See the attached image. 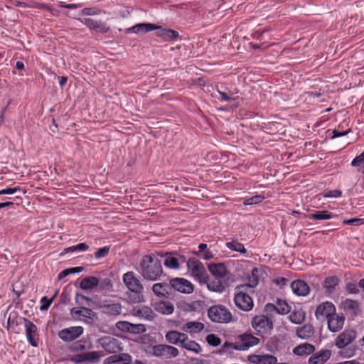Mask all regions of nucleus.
I'll return each instance as SVG.
<instances>
[{
	"label": "nucleus",
	"instance_id": "69168bd1",
	"mask_svg": "<svg viewBox=\"0 0 364 364\" xmlns=\"http://www.w3.org/2000/svg\"><path fill=\"white\" fill-rule=\"evenodd\" d=\"M264 311L267 313H269V314L274 313V312L277 313V306H276V304L268 303L264 306Z\"/></svg>",
	"mask_w": 364,
	"mask_h": 364
},
{
	"label": "nucleus",
	"instance_id": "bf43d9fd",
	"mask_svg": "<svg viewBox=\"0 0 364 364\" xmlns=\"http://www.w3.org/2000/svg\"><path fill=\"white\" fill-rule=\"evenodd\" d=\"M346 290L348 294H358L359 289L357 287V284L353 282H348L346 284Z\"/></svg>",
	"mask_w": 364,
	"mask_h": 364
},
{
	"label": "nucleus",
	"instance_id": "e433bc0d",
	"mask_svg": "<svg viewBox=\"0 0 364 364\" xmlns=\"http://www.w3.org/2000/svg\"><path fill=\"white\" fill-rule=\"evenodd\" d=\"M296 331L297 336L302 339H309L315 332L314 326L311 324H306L302 327L297 328Z\"/></svg>",
	"mask_w": 364,
	"mask_h": 364
},
{
	"label": "nucleus",
	"instance_id": "f03ea898",
	"mask_svg": "<svg viewBox=\"0 0 364 364\" xmlns=\"http://www.w3.org/2000/svg\"><path fill=\"white\" fill-rule=\"evenodd\" d=\"M123 282L129 290L127 292V299L129 303L137 304L144 301V287L134 272L129 271L124 274Z\"/></svg>",
	"mask_w": 364,
	"mask_h": 364
},
{
	"label": "nucleus",
	"instance_id": "bb28decb",
	"mask_svg": "<svg viewBox=\"0 0 364 364\" xmlns=\"http://www.w3.org/2000/svg\"><path fill=\"white\" fill-rule=\"evenodd\" d=\"M132 357L129 354L123 353L120 355H114L108 357L105 360V363L107 364H130Z\"/></svg>",
	"mask_w": 364,
	"mask_h": 364
},
{
	"label": "nucleus",
	"instance_id": "3c124183",
	"mask_svg": "<svg viewBox=\"0 0 364 364\" xmlns=\"http://www.w3.org/2000/svg\"><path fill=\"white\" fill-rule=\"evenodd\" d=\"M146 330V326L144 324H133L131 323L129 333L134 334H139L144 333Z\"/></svg>",
	"mask_w": 364,
	"mask_h": 364
},
{
	"label": "nucleus",
	"instance_id": "0e129e2a",
	"mask_svg": "<svg viewBox=\"0 0 364 364\" xmlns=\"http://www.w3.org/2000/svg\"><path fill=\"white\" fill-rule=\"evenodd\" d=\"M261 357L260 355L252 354L248 355L247 360L254 364H260L261 363Z\"/></svg>",
	"mask_w": 364,
	"mask_h": 364
},
{
	"label": "nucleus",
	"instance_id": "f3484780",
	"mask_svg": "<svg viewBox=\"0 0 364 364\" xmlns=\"http://www.w3.org/2000/svg\"><path fill=\"white\" fill-rule=\"evenodd\" d=\"M291 288L292 291L300 296H305L309 294L310 287L308 284L301 279H297L291 282Z\"/></svg>",
	"mask_w": 364,
	"mask_h": 364
},
{
	"label": "nucleus",
	"instance_id": "a878e982",
	"mask_svg": "<svg viewBox=\"0 0 364 364\" xmlns=\"http://www.w3.org/2000/svg\"><path fill=\"white\" fill-rule=\"evenodd\" d=\"M180 347L188 351L193 352L196 354H198L202 351V348L200 344L195 341L189 339L187 334H186L184 340H183Z\"/></svg>",
	"mask_w": 364,
	"mask_h": 364
},
{
	"label": "nucleus",
	"instance_id": "473e14b6",
	"mask_svg": "<svg viewBox=\"0 0 364 364\" xmlns=\"http://www.w3.org/2000/svg\"><path fill=\"white\" fill-rule=\"evenodd\" d=\"M306 317V313L301 308H295L289 314V321L294 324L302 323Z\"/></svg>",
	"mask_w": 364,
	"mask_h": 364
},
{
	"label": "nucleus",
	"instance_id": "6e6552de",
	"mask_svg": "<svg viewBox=\"0 0 364 364\" xmlns=\"http://www.w3.org/2000/svg\"><path fill=\"white\" fill-rule=\"evenodd\" d=\"M336 311L335 305L331 301H324L318 304L315 311L316 319L324 321L333 316Z\"/></svg>",
	"mask_w": 364,
	"mask_h": 364
},
{
	"label": "nucleus",
	"instance_id": "e2e57ef3",
	"mask_svg": "<svg viewBox=\"0 0 364 364\" xmlns=\"http://www.w3.org/2000/svg\"><path fill=\"white\" fill-rule=\"evenodd\" d=\"M350 132H351L350 129H347V130H346L344 132H340L338 129H334L332 132L331 139H334V138H337V137H340V136H343L347 135Z\"/></svg>",
	"mask_w": 364,
	"mask_h": 364
},
{
	"label": "nucleus",
	"instance_id": "a211bd4d",
	"mask_svg": "<svg viewBox=\"0 0 364 364\" xmlns=\"http://www.w3.org/2000/svg\"><path fill=\"white\" fill-rule=\"evenodd\" d=\"M82 22L90 29H93L98 33H106L109 31V28L106 25V23L95 21L90 18H85L82 21Z\"/></svg>",
	"mask_w": 364,
	"mask_h": 364
},
{
	"label": "nucleus",
	"instance_id": "a19ab883",
	"mask_svg": "<svg viewBox=\"0 0 364 364\" xmlns=\"http://www.w3.org/2000/svg\"><path fill=\"white\" fill-rule=\"evenodd\" d=\"M225 246L228 249H230L232 251L240 252L241 254H245L247 252V250H246L244 245L242 244L241 242H238L237 240H232L231 242H226Z\"/></svg>",
	"mask_w": 364,
	"mask_h": 364
},
{
	"label": "nucleus",
	"instance_id": "2eb2a0df",
	"mask_svg": "<svg viewBox=\"0 0 364 364\" xmlns=\"http://www.w3.org/2000/svg\"><path fill=\"white\" fill-rule=\"evenodd\" d=\"M99 359L100 355L96 351L75 354L71 358V360L76 363H94L98 361Z\"/></svg>",
	"mask_w": 364,
	"mask_h": 364
},
{
	"label": "nucleus",
	"instance_id": "ddd939ff",
	"mask_svg": "<svg viewBox=\"0 0 364 364\" xmlns=\"http://www.w3.org/2000/svg\"><path fill=\"white\" fill-rule=\"evenodd\" d=\"M356 338V332L352 329H346L340 333L336 339L335 345L337 348H344Z\"/></svg>",
	"mask_w": 364,
	"mask_h": 364
},
{
	"label": "nucleus",
	"instance_id": "9d476101",
	"mask_svg": "<svg viewBox=\"0 0 364 364\" xmlns=\"http://www.w3.org/2000/svg\"><path fill=\"white\" fill-rule=\"evenodd\" d=\"M99 343L108 353H117L122 350V343L116 338L105 336L99 339Z\"/></svg>",
	"mask_w": 364,
	"mask_h": 364
},
{
	"label": "nucleus",
	"instance_id": "ea45409f",
	"mask_svg": "<svg viewBox=\"0 0 364 364\" xmlns=\"http://www.w3.org/2000/svg\"><path fill=\"white\" fill-rule=\"evenodd\" d=\"M241 350L240 345L238 343L225 342L221 348L219 350V353L222 355H231L234 353V350Z\"/></svg>",
	"mask_w": 364,
	"mask_h": 364
},
{
	"label": "nucleus",
	"instance_id": "6ab92c4d",
	"mask_svg": "<svg viewBox=\"0 0 364 364\" xmlns=\"http://www.w3.org/2000/svg\"><path fill=\"white\" fill-rule=\"evenodd\" d=\"M240 338V343L238 344L241 350H247L249 348L257 346L259 343V339L251 333H244Z\"/></svg>",
	"mask_w": 364,
	"mask_h": 364
},
{
	"label": "nucleus",
	"instance_id": "680f3d73",
	"mask_svg": "<svg viewBox=\"0 0 364 364\" xmlns=\"http://www.w3.org/2000/svg\"><path fill=\"white\" fill-rule=\"evenodd\" d=\"M351 166L355 167L358 172L364 173V161H351Z\"/></svg>",
	"mask_w": 364,
	"mask_h": 364
},
{
	"label": "nucleus",
	"instance_id": "5701e85b",
	"mask_svg": "<svg viewBox=\"0 0 364 364\" xmlns=\"http://www.w3.org/2000/svg\"><path fill=\"white\" fill-rule=\"evenodd\" d=\"M185 336L186 333H184L179 332L176 330H171L166 332L165 338L168 343L181 346Z\"/></svg>",
	"mask_w": 364,
	"mask_h": 364
},
{
	"label": "nucleus",
	"instance_id": "0eeeda50",
	"mask_svg": "<svg viewBox=\"0 0 364 364\" xmlns=\"http://www.w3.org/2000/svg\"><path fill=\"white\" fill-rule=\"evenodd\" d=\"M159 255L165 257L164 266L169 269H178L181 264L186 262V257L178 254L176 252H162Z\"/></svg>",
	"mask_w": 364,
	"mask_h": 364
},
{
	"label": "nucleus",
	"instance_id": "49530a36",
	"mask_svg": "<svg viewBox=\"0 0 364 364\" xmlns=\"http://www.w3.org/2000/svg\"><path fill=\"white\" fill-rule=\"evenodd\" d=\"M99 289L105 291H111L113 288L112 282L109 278H105L101 281L99 280Z\"/></svg>",
	"mask_w": 364,
	"mask_h": 364
},
{
	"label": "nucleus",
	"instance_id": "1a4fd4ad",
	"mask_svg": "<svg viewBox=\"0 0 364 364\" xmlns=\"http://www.w3.org/2000/svg\"><path fill=\"white\" fill-rule=\"evenodd\" d=\"M19 319L23 321L26 338L28 343L32 346L37 347L39 340L37 326L26 318L21 317Z\"/></svg>",
	"mask_w": 364,
	"mask_h": 364
},
{
	"label": "nucleus",
	"instance_id": "2f4dec72",
	"mask_svg": "<svg viewBox=\"0 0 364 364\" xmlns=\"http://www.w3.org/2000/svg\"><path fill=\"white\" fill-rule=\"evenodd\" d=\"M315 346L311 343H305L296 346L293 349V353L299 355H307L314 353Z\"/></svg>",
	"mask_w": 364,
	"mask_h": 364
},
{
	"label": "nucleus",
	"instance_id": "37998d69",
	"mask_svg": "<svg viewBox=\"0 0 364 364\" xmlns=\"http://www.w3.org/2000/svg\"><path fill=\"white\" fill-rule=\"evenodd\" d=\"M276 306L278 314L285 315L291 311V306L284 300L277 299Z\"/></svg>",
	"mask_w": 364,
	"mask_h": 364
},
{
	"label": "nucleus",
	"instance_id": "393cba45",
	"mask_svg": "<svg viewBox=\"0 0 364 364\" xmlns=\"http://www.w3.org/2000/svg\"><path fill=\"white\" fill-rule=\"evenodd\" d=\"M103 312L110 316H118L122 312V305L120 303H107L104 301L101 305Z\"/></svg>",
	"mask_w": 364,
	"mask_h": 364
},
{
	"label": "nucleus",
	"instance_id": "f257e3e1",
	"mask_svg": "<svg viewBox=\"0 0 364 364\" xmlns=\"http://www.w3.org/2000/svg\"><path fill=\"white\" fill-rule=\"evenodd\" d=\"M139 272L144 279L149 281H159L164 274L161 261L154 254L145 255L139 262Z\"/></svg>",
	"mask_w": 364,
	"mask_h": 364
},
{
	"label": "nucleus",
	"instance_id": "5fc2aeb1",
	"mask_svg": "<svg viewBox=\"0 0 364 364\" xmlns=\"http://www.w3.org/2000/svg\"><path fill=\"white\" fill-rule=\"evenodd\" d=\"M206 341L209 345L214 347L218 346L221 343L220 338L215 334H208L206 336Z\"/></svg>",
	"mask_w": 364,
	"mask_h": 364
},
{
	"label": "nucleus",
	"instance_id": "338daca9",
	"mask_svg": "<svg viewBox=\"0 0 364 364\" xmlns=\"http://www.w3.org/2000/svg\"><path fill=\"white\" fill-rule=\"evenodd\" d=\"M198 255L205 260H209L213 257V253L209 250L203 253L198 254Z\"/></svg>",
	"mask_w": 364,
	"mask_h": 364
},
{
	"label": "nucleus",
	"instance_id": "4468645a",
	"mask_svg": "<svg viewBox=\"0 0 364 364\" xmlns=\"http://www.w3.org/2000/svg\"><path fill=\"white\" fill-rule=\"evenodd\" d=\"M345 316L343 314H336V311L333 316L327 320L328 328L331 332H338L343 328Z\"/></svg>",
	"mask_w": 364,
	"mask_h": 364
},
{
	"label": "nucleus",
	"instance_id": "aec40b11",
	"mask_svg": "<svg viewBox=\"0 0 364 364\" xmlns=\"http://www.w3.org/2000/svg\"><path fill=\"white\" fill-rule=\"evenodd\" d=\"M133 311L136 316L147 321H152L155 316L154 311L151 307L148 306H136L134 308Z\"/></svg>",
	"mask_w": 364,
	"mask_h": 364
},
{
	"label": "nucleus",
	"instance_id": "603ef678",
	"mask_svg": "<svg viewBox=\"0 0 364 364\" xmlns=\"http://www.w3.org/2000/svg\"><path fill=\"white\" fill-rule=\"evenodd\" d=\"M342 191L338 189L335 190H326L322 193H320L319 196H322L323 198H338L341 196Z\"/></svg>",
	"mask_w": 364,
	"mask_h": 364
},
{
	"label": "nucleus",
	"instance_id": "20e7f679",
	"mask_svg": "<svg viewBox=\"0 0 364 364\" xmlns=\"http://www.w3.org/2000/svg\"><path fill=\"white\" fill-rule=\"evenodd\" d=\"M245 286L238 285L235 289L234 303L242 311H250L253 309L252 297L246 292Z\"/></svg>",
	"mask_w": 364,
	"mask_h": 364
},
{
	"label": "nucleus",
	"instance_id": "39448f33",
	"mask_svg": "<svg viewBox=\"0 0 364 364\" xmlns=\"http://www.w3.org/2000/svg\"><path fill=\"white\" fill-rule=\"evenodd\" d=\"M251 324L256 334L261 336L269 333L274 326L272 319L265 315L255 316L252 318Z\"/></svg>",
	"mask_w": 364,
	"mask_h": 364
},
{
	"label": "nucleus",
	"instance_id": "a18cd8bd",
	"mask_svg": "<svg viewBox=\"0 0 364 364\" xmlns=\"http://www.w3.org/2000/svg\"><path fill=\"white\" fill-rule=\"evenodd\" d=\"M89 246L86 243H80L76 245L70 246L65 248L60 255H65L74 252H85L87 250Z\"/></svg>",
	"mask_w": 364,
	"mask_h": 364
},
{
	"label": "nucleus",
	"instance_id": "f704fd0d",
	"mask_svg": "<svg viewBox=\"0 0 364 364\" xmlns=\"http://www.w3.org/2000/svg\"><path fill=\"white\" fill-rule=\"evenodd\" d=\"M204 324L199 321H189L184 324L181 329L185 332L191 333H198L204 328Z\"/></svg>",
	"mask_w": 364,
	"mask_h": 364
},
{
	"label": "nucleus",
	"instance_id": "864d4df0",
	"mask_svg": "<svg viewBox=\"0 0 364 364\" xmlns=\"http://www.w3.org/2000/svg\"><path fill=\"white\" fill-rule=\"evenodd\" d=\"M264 199V197L260 195H256L255 196L247 198L244 201V204L245 205L258 204L261 203Z\"/></svg>",
	"mask_w": 364,
	"mask_h": 364
},
{
	"label": "nucleus",
	"instance_id": "052dcab7",
	"mask_svg": "<svg viewBox=\"0 0 364 364\" xmlns=\"http://www.w3.org/2000/svg\"><path fill=\"white\" fill-rule=\"evenodd\" d=\"M200 262L194 257H191L185 263L187 264L188 269L192 271Z\"/></svg>",
	"mask_w": 364,
	"mask_h": 364
},
{
	"label": "nucleus",
	"instance_id": "de8ad7c7",
	"mask_svg": "<svg viewBox=\"0 0 364 364\" xmlns=\"http://www.w3.org/2000/svg\"><path fill=\"white\" fill-rule=\"evenodd\" d=\"M58 291H56L55 292L54 295L50 299H48L46 296H43V298H41V305L40 306V310L41 311L48 310V308L50 307V306L51 305L53 301L55 299V298L58 295Z\"/></svg>",
	"mask_w": 364,
	"mask_h": 364
},
{
	"label": "nucleus",
	"instance_id": "13d9d810",
	"mask_svg": "<svg viewBox=\"0 0 364 364\" xmlns=\"http://www.w3.org/2000/svg\"><path fill=\"white\" fill-rule=\"evenodd\" d=\"M343 223V224L346 225L359 226L364 223V218H354L351 219L344 220Z\"/></svg>",
	"mask_w": 364,
	"mask_h": 364
},
{
	"label": "nucleus",
	"instance_id": "9b49d317",
	"mask_svg": "<svg viewBox=\"0 0 364 364\" xmlns=\"http://www.w3.org/2000/svg\"><path fill=\"white\" fill-rule=\"evenodd\" d=\"M84 332L82 326H71L58 331V336L65 342L73 341L79 338Z\"/></svg>",
	"mask_w": 364,
	"mask_h": 364
},
{
	"label": "nucleus",
	"instance_id": "cd10ccee",
	"mask_svg": "<svg viewBox=\"0 0 364 364\" xmlns=\"http://www.w3.org/2000/svg\"><path fill=\"white\" fill-rule=\"evenodd\" d=\"M222 278L213 277L206 282L208 289L214 292L222 293L225 289V285L221 281Z\"/></svg>",
	"mask_w": 364,
	"mask_h": 364
},
{
	"label": "nucleus",
	"instance_id": "c756f323",
	"mask_svg": "<svg viewBox=\"0 0 364 364\" xmlns=\"http://www.w3.org/2000/svg\"><path fill=\"white\" fill-rule=\"evenodd\" d=\"M80 307V309L77 308H72L70 309V312L72 316L77 318H80V317L92 318V317L95 315V312L92 309L86 308L85 306Z\"/></svg>",
	"mask_w": 364,
	"mask_h": 364
},
{
	"label": "nucleus",
	"instance_id": "774afa93",
	"mask_svg": "<svg viewBox=\"0 0 364 364\" xmlns=\"http://www.w3.org/2000/svg\"><path fill=\"white\" fill-rule=\"evenodd\" d=\"M219 95H220V100L225 101V102H230L232 100H234V98L230 97L228 96L225 92L218 91Z\"/></svg>",
	"mask_w": 364,
	"mask_h": 364
},
{
	"label": "nucleus",
	"instance_id": "c85d7f7f",
	"mask_svg": "<svg viewBox=\"0 0 364 364\" xmlns=\"http://www.w3.org/2000/svg\"><path fill=\"white\" fill-rule=\"evenodd\" d=\"M340 279L337 276H331L325 279L323 287L326 294H331L335 291L336 287L338 285Z\"/></svg>",
	"mask_w": 364,
	"mask_h": 364
},
{
	"label": "nucleus",
	"instance_id": "4d7b16f0",
	"mask_svg": "<svg viewBox=\"0 0 364 364\" xmlns=\"http://www.w3.org/2000/svg\"><path fill=\"white\" fill-rule=\"evenodd\" d=\"M109 246H105L102 248H100L97 252H95V257L96 259L105 257L109 254Z\"/></svg>",
	"mask_w": 364,
	"mask_h": 364
},
{
	"label": "nucleus",
	"instance_id": "dca6fc26",
	"mask_svg": "<svg viewBox=\"0 0 364 364\" xmlns=\"http://www.w3.org/2000/svg\"><path fill=\"white\" fill-rule=\"evenodd\" d=\"M158 28V26L153 24V23H141L136 24L134 26H132L130 28H127L124 30V33L126 34L129 33H136V34H143L148 33L151 31H154L155 29Z\"/></svg>",
	"mask_w": 364,
	"mask_h": 364
},
{
	"label": "nucleus",
	"instance_id": "79ce46f5",
	"mask_svg": "<svg viewBox=\"0 0 364 364\" xmlns=\"http://www.w3.org/2000/svg\"><path fill=\"white\" fill-rule=\"evenodd\" d=\"M258 273L259 270L257 268H253L251 272V275L248 277V283L242 284V286H245L246 288L250 287L254 288L255 287L258 283H259V277H258Z\"/></svg>",
	"mask_w": 364,
	"mask_h": 364
},
{
	"label": "nucleus",
	"instance_id": "09e8293b",
	"mask_svg": "<svg viewBox=\"0 0 364 364\" xmlns=\"http://www.w3.org/2000/svg\"><path fill=\"white\" fill-rule=\"evenodd\" d=\"M75 304L79 306H82L85 305H89V303L91 301V299L80 293H76L75 296Z\"/></svg>",
	"mask_w": 364,
	"mask_h": 364
},
{
	"label": "nucleus",
	"instance_id": "8fccbe9b",
	"mask_svg": "<svg viewBox=\"0 0 364 364\" xmlns=\"http://www.w3.org/2000/svg\"><path fill=\"white\" fill-rule=\"evenodd\" d=\"M266 349L274 353L278 350V339L276 337L270 338L266 344Z\"/></svg>",
	"mask_w": 364,
	"mask_h": 364
},
{
	"label": "nucleus",
	"instance_id": "412c9836",
	"mask_svg": "<svg viewBox=\"0 0 364 364\" xmlns=\"http://www.w3.org/2000/svg\"><path fill=\"white\" fill-rule=\"evenodd\" d=\"M330 350H321L319 352L313 354L309 359V364H323L331 357Z\"/></svg>",
	"mask_w": 364,
	"mask_h": 364
},
{
	"label": "nucleus",
	"instance_id": "7ed1b4c3",
	"mask_svg": "<svg viewBox=\"0 0 364 364\" xmlns=\"http://www.w3.org/2000/svg\"><path fill=\"white\" fill-rule=\"evenodd\" d=\"M208 316L211 321L218 323H228L234 321L230 311L225 306L218 304L208 309Z\"/></svg>",
	"mask_w": 364,
	"mask_h": 364
},
{
	"label": "nucleus",
	"instance_id": "72a5a7b5",
	"mask_svg": "<svg viewBox=\"0 0 364 364\" xmlns=\"http://www.w3.org/2000/svg\"><path fill=\"white\" fill-rule=\"evenodd\" d=\"M152 291L159 296H165L171 292V284L166 282L155 283L152 286Z\"/></svg>",
	"mask_w": 364,
	"mask_h": 364
},
{
	"label": "nucleus",
	"instance_id": "b1692460",
	"mask_svg": "<svg viewBox=\"0 0 364 364\" xmlns=\"http://www.w3.org/2000/svg\"><path fill=\"white\" fill-rule=\"evenodd\" d=\"M343 310L351 316H356L359 311L360 304L358 301L346 299L341 304Z\"/></svg>",
	"mask_w": 364,
	"mask_h": 364
},
{
	"label": "nucleus",
	"instance_id": "58836bf2",
	"mask_svg": "<svg viewBox=\"0 0 364 364\" xmlns=\"http://www.w3.org/2000/svg\"><path fill=\"white\" fill-rule=\"evenodd\" d=\"M155 309L162 314L169 315L173 312L174 306L169 301H160L156 304Z\"/></svg>",
	"mask_w": 364,
	"mask_h": 364
},
{
	"label": "nucleus",
	"instance_id": "7c9ffc66",
	"mask_svg": "<svg viewBox=\"0 0 364 364\" xmlns=\"http://www.w3.org/2000/svg\"><path fill=\"white\" fill-rule=\"evenodd\" d=\"M208 269L215 277L224 278L227 274V268L223 263L210 264Z\"/></svg>",
	"mask_w": 364,
	"mask_h": 364
},
{
	"label": "nucleus",
	"instance_id": "423d86ee",
	"mask_svg": "<svg viewBox=\"0 0 364 364\" xmlns=\"http://www.w3.org/2000/svg\"><path fill=\"white\" fill-rule=\"evenodd\" d=\"M152 354L156 357L170 359L177 357L179 352L174 346L166 344H159L153 346Z\"/></svg>",
	"mask_w": 364,
	"mask_h": 364
},
{
	"label": "nucleus",
	"instance_id": "f8f14e48",
	"mask_svg": "<svg viewBox=\"0 0 364 364\" xmlns=\"http://www.w3.org/2000/svg\"><path fill=\"white\" fill-rule=\"evenodd\" d=\"M171 289H174L183 294H191L193 291V285L184 278H173L170 279Z\"/></svg>",
	"mask_w": 364,
	"mask_h": 364
},
{
	"label": "nucleus",
	"instance_id": "c03bdc74",
	"mask_svg": "<svg viewBox=\"0 0 364 364\" xmlns=\"http://www.w3.org/2000/svg\"><path fill=\"white\" fill-rule=\"evenodd\" d=\"M192 274L199 279H205L207 278V272L203 264L200 262L192 271Z\"/></svg>",
	"mask_w": 364,
	"mask_h": 364
},
{
	"label": "nucleus",
	"instance_id": "4be33fe9",
	"mask_svg": "<svg viewBox=\"0 0 364 364\" xmlns=\"http://www.w3.org/2000/svg\"><path fill=\"white\" fill-rule=\"evenodd\" d=\"M156 30H157L156 35L166 41H174L179 36L178 32L173 29L163 28L161 26H158V28Z\"/></svg>",
	"mask_w": 364,
	"mask_h": 364
},
{
	"label": "nucleus",
	"instance_id": "6e6d98bb",
	"mask_svg": "<svg viewBox=\"0 0 364 364\" xmlns=\"http://www.w3.org/2000/svg\"><path fill=\"white\" fill-rule=\"evenodd\" d=\"M130 322L125 321H120L116 323L115 326L116 328L123 332L129 333V328H130Z\"/></svg>",
	"mask_w": 364,
	"mask_h": 364
},
{
	"label": "nucleus",
	"instance_id": "c9c22d12",
	"mask_svg": "<svg viewBox=\"0 0 364 364\" xmlns=\"http://www.w3.org/2000/svg\"><path fill=\"white\" fill-rule=\"evenodd\" d=\"M334 214L328 210H317L313 213H309L307 218L314 220H326L334 217Z\"/></svg>",
	"mask_w": 364,
	"mask_h": 364
},
{
	"label": "nucleus",
	"instance_id": "4c0bfd02",
	"mask_svg": "<svg viewBox=\"0 0 364 364\" xmlns=\"http://www.w3.org/2000/svg\"><path fill=\"white\" fill-rule=\"evenodd\" d=\"M99 279L93 276L86 277L83 278L80 283V287L82 289L87 290L92 289L98 287Z\"/></svg>",
	"mask_w": 364,
	"mask_h": 364
}]
</instances>
